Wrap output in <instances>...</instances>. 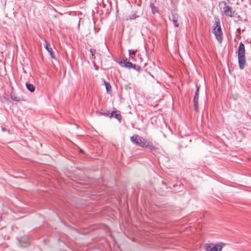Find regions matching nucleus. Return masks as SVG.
<instances>
[{
  "instance_id": "dca6fc26",
  "label": "nucleus",
  "mask_w": 251,
  "mask_h": 251,
  "mask_svg": "<svg viewBox=\"0 0 251 251\" xmlns=\"http://www.w3.org/2000/svg\"><path fill=\"white\" fill-rule=\"evenodd\" d=\"M11 98L13 100H14L15 101H19L20 100V99L17 98V97H13L12 96H11Z\"/></svg>"
},
{
  "instance_id": "9d476101",
  "label": "nucleus",
  "mask_w": 251,
  "mask_h": 251,
  "mask_svg": "<svg viewBox=\"0 0 251 251\" xmlns=\"http://www.w3.org/2000/svg\"><path fill=\"white\" fill-rule=\"evenodd\" d=\"M113 116H115V118H116L119 122H121L122 117L120 114H117L115 112L113 111L112 112L110 117Z\"/></svg>"
},
{
  "instance_id": "a211bd4d",
  "label": "nucleus",
  "mask_w": 251,
  "mask_h": 251,
  "mask_svg": "<svg viewBox=\"0 0 251 251\" xmlns=\"http://www.w3.org/2000/svg\"><path fill=\"white\" fill-rule=\"evenodd\" d=\"M98 116H101V115H105V116H107V114H105V113L103 114V113H98Z\"/></svg>"
},
{
  "instance_id": "39448f33",
  "label": "nucleus",
  "mask_w": 251,
  "mask_h": 251,
  "mask_svg": "<svg viewBox=\"0 0 251 251\" xmlns=\"http://www.w3.org/2000/svg\"><path fill=\"white\" fill-rule=\"evenodd\" d=\"M199 89H200V87L198 86H197V90L195 92V96L194 98V107H195V110L196 111H198V110Z\"/></svg>"
},
{
  "instance_id": "f8f14e48",
  "label": "nucleus",
  "mask_w": 251,
  "mask_h": 251,
  "mask_svg": "<svg viewBox=\"0 0 251 251\" xmlns=\"http://www.w3.org/2000/svg\"><path fill=\"white\" fill-rule=\"evenodd\" d=\"M104 84L105 85L106 91L107 92H108L109 91V90L111 89V86L108 83L105 81H104Z\"/></svg>"
},
{
  "instance_id": "2eb2a0df",
  "label": "nucleus",
  "mask_w": 251,
  "mask_h": 251,
  "mask_svg": "<svg viewBox=\"0 0 251 251\" xmlns=\"http://www.w3.org/2000/svg\"><path fill=\"white\" fill-rule=\"evenodd\" d=\"M128 52H129V55H135L136 53V50H128Z\"/></svg>"
},
{
  "instance_id": "9b49d317",
  "label": "nucleus",
  "mask_w": 251,
  "mask_h": 251,
  "mask_svg": "<svg viewBox=\"0 0 251 251\" xmlns=\"http://www.w3.org/2000/svg\"><path fill=\"white\" fill-rule=\"evenodd\" d=\"M150 7L151 9L152 13H155L157 12L156 8L154 6L153 3H151L150 4Z\"/></svg>"
},
{
  "instance_id": "423d86ee",
  "label": "nucleus",
  "mask_w": 251,
  "mask_h": 251,
  "mask_svg": "<svg viewBox=\"0 0 251 251\" xmlns=\"http://www.w3.org/2000/svg\"><path fill=\"white\" fill-rule=\"evenodd\" d=\"M223 12L226 16L232 17V11L229 6L225 5L223 8Z\"/></svg>"
},
{
  "instance_id": "f3484780",
  "label": "nucleus",
  "mask_w": 251,
  "mask_h": 251,
  "mask_svg": "<svg viewBox=\"0 0 251 251\" xmlns=\"http://www.w3.org/2000/svg\"><path fill=\"white\" fill-rule=\"evenodd\" d=\"M90 52L92 54V55L94 56V54L95 53L96 51L94 50H91Z\"/></svg>"
},
{
  "instance_id": "20e7f679",
  "label": "nucleus",
  "mask_w": 251,
  "mask_h": 251,
  "mask_svg": "<svg viewBox=\"0 0 251 251\" xmlns=\"http://www.w3.org/2000/svg\"><path fill=\"white\" fill-rule=\"evenodd\" d=\"M223 247L222 244H205L203 245L205 251H221Z\"/></svg>"
},
{
  "instance_id": "f03ea898",
  "label": "nucleus",
  "mask_w": 251,
  "mask_h": 251,
  "mask_svg": "<svg viewBox=\"0 0 251 251\" xmlns=\"http://www.w3.org/2000/svg\"><path fill=\"white\" fill-rule=\"evenodd\" d=\"M238 60L239 68L243 70L244 69L246 64L245 59V49L243 43L241 42L238 49Z\"/></svg>"
},
{
  "instance_id": "7ed1b4c3",
  "label": "nucleus",
  "mask_w": 251,
  "mask_h": 251,
  "mask_svg": "<svg viewBox=\"0 0 251 251\" xmlns=\"http://www.w3.org/2000/svg\"><path fill=\"white\" fill-rule=\"evenodd\" d=\"M213 33L214 34L216 38L221 43L222 41V31L220 26V22L219 20H217L213 25Z\"/></svg>"
},
{
  "instance_id": "0eeeda50",
  "label": "nucleus",
  "mask_w": 251,
  "mask_h": 251,
  "mask_svg": "<svg viewBox=\"0 0 251 251\" xmlns=\"http://www.w3.org/2000/svg\"><path fill=\"white\" fill-rule=\"evenodd\" d=\"M179 15L177 13H174L172 16V20L176 27H178L179 24L178 23Z\"/></svg>"
},
{
  "instance_id": "4468645a",
  "label": "nucleus",
  "mask_w": 251,
  "mask_h": 251,
  "mask_svg": "<svg viewBox=\"0 0 251 251\" xmlns=\"http://www.w3.org/2000/svg\"><path fill=\"white\" fill-rule=\"evenodd\" d=\"M125 66L126 67L130 68L132 66V64L130 62H126L125 63Z\"/></svg>"
},
{
  "instance_id": "f257e3e1",
  "label": "nucleus",
  "mask_w": 251,
  "mask_h": 251,
  "mask_svg": "<svg viewBox=\"0 0 251 251\" xmlns=\"http://www.w3.org/2000/svg\"><path fill=\"white\" fill-rule=\"evenodd\" d=\"M130 140L133 143L142 148H149L151 150H153L155 149V147L151 142L140 136L134 135L130 138Z\"/></svg>"
},
{
  "instance_id": "6e6552de",
  "label": "nucleus",
  "mask_w": 251,
  "mask_h": 251,
  "mask_svg": "<svg viewBox=\"0 0 251 251\" xmlns=\"http://www.w3.org/2000/svg\"><path fill=\"white\" fill-rule=\"evenodd\" d=\"M45 49L50 53L51 58L55 59V56L52 49L51 48H50L49 44L46 41H45Z\"/></svg>"
},
{
  "instance_id": "1a4fd4ad",
  "label": "nucleus",
  "mask_w": 251,
  "mask_h": 251,
  "mask_svg": "<svg viewBox=\"0 0 251 251\" xmlns=\"http://www.w3.org/2000/svg\"><path fill=\"white\" fill-rule=\"evenodd\" d=\"M26 87L27 89L30 91L31 92H33L35 90V87L31 84H29L28 83H26L25 84Z\"/></svg>"
},
{
  "instance_id": "ddd939ff",
  "label": "nucleus",
  "mask_w": 251,
  "mask_h": 251,
  "mask_svg": "<svg viewBox=\"0 0 251 251\" xmlns=\"http://www.w3.org/2000/svg\"><path fill=\"white\" fill-rule=\"evenodd\" d=\"M22 242V240L20 241V245L22 247H27L29 245V244L28 241H27V242H25L24 244H23Z\"/></svg>"
}]
</instances>
